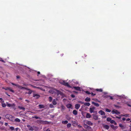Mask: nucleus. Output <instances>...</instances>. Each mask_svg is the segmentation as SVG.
<instances>
[{
	"label": "nucleus",
	"instance_id": "4c0bfd02",
	"mask_svg": "<svg viewBox=\"0 0 131 131\" xmlns=\"http://www.w3.org/2000/svg\"><path fill=\"white\" fill-rule=\"evenodd\" d=\"M106 111L107 112H111V110H110L108 109V108H106Z\"/></svg>",
	"mask_w": 131,
	"mask_h": 131
},
{
	"label": "nucleus",
	"instance_id": "c85d7f7f",
	"mask_svg": "<svg viewBox=\"0 0 131 131\" xmlns=\"http://www.w3.org/2000/svg\"><path fill=\"white\" fill-rule=\"evenodd\" d=\"M66 119L69 121L71 119V118L68 115H66Z\"/></svg>",
	"mask_w": 131,
	"mask_h": 131
},
{
	"label": "nucleus",
	"instance_id": "1a4fd4ad",
	"mask_svg": "<svg viewBox=\"0 0 131 131\" xmlns=\"http://www.w3.org/2000/svg\"><path fill=\"white\" fill-rule=\"evenodd\" d=\"M73 88L76 90H79L80 91H81V89L79 87L73 86Z\"/></svg>",
	"mask_w": 131,
	"mask_h": 131
},
{
	"label": "nucleus",
	"instance_id": "338daca9",
	"mask_svg": "<svg viewBox=\"0 0 131 131\" xmlns=\"http://www.w3.org/2000/svg\"><path fill=\"white\" fill-rule=\"evenodd\" d=\"M78 127H79V128H81L82 127V126H80V125H78Z\"/></svg>",
	"mask_w": 131,
	"mask_h": 131
},
{
	"label": "nucleus",
	"instance_id": "f03ea898",
	"mask_svg": "<svg viewBox=\"0 0 131 131\" xmlns=\"http://www.w3.org/2000/svg\"><path fill=\"white\" fill-rule=\"evenodd\" d=\"M32 95L33 97H34L35 99H38L40 97V96L39 95L35 93V92L33 93Z\"/></svg>",
	"mask_w": 131,
	"mask_h": 131
},
{
	"label": "nucleus",
	"instance_id": "2f4dec72",
	"mask_svg": "<svg viewBox=\"0 0 131 131\" xmlns=\"http://www.w3.org/2000/svg\"><path fill=\"white\" fill-rule=\"evenodd\" d=\"M18 108L19 109H21V110H25V108L24 107H22L20 106H18Z\"/></svg>",
	"mask_w": 131,
	"mask_h": 131
},
{
	"label": "nucleus",
	"instance_id": "5701e85b",
	"mask_svg": "<svg viewBox=\"0 0 131 131\" xmlns=\"http://www.w3.org/2000/svg\"><path fill=\"white\" fill-rule=\"evenodd\" d=\"M49 92L50 93H51L52 94H53L55 93V91L53 90H50L49 91Z\"/></svg>",
	"mask_w": 131,
	"mask_h": 131
},
{
	"label": "nucleus",
	"instance_id": "8fccbe9b",
	"mask_svg": "<svg viewBox=\"0 0 131 131\" xmlns=\"http://www.w3.org/2000/svg\"><path fill=\"white\" fill-rule=\"evenodd\" d=\"M128 115L127 114H125L124 115H123V116H125V117H127L128 116Z\"/></svg>",
	"mask_w": 131,
	"mask_h": 131
},
{
	"label": "nucleus",
	"instance_id": "bf43d9fd",
	"mask_svg": "<svg viewBox=\"0 0 131 131\" xmlns=\"http://www.w3.org/2000/svg\"><path fill=\"white\" fill-rule=\"evenodd\" d=\"M8 123H6L5 124V125L6 126H7L8 125Z\"/></svg>",
	"mask_w": 131,
	"mask_h": 131
},
{
	"label": "nucleus",
	"instance_id": "6e6552de",
	"mask_svg": "<svg viewBox=\"0 0 131 131\" xmlns=\"http://www.w3.org/2000/svg\"><path fill=\"white\" fill-rule=\"evenodd\" d=\"M27 90L29 91L28 93V94H31L32 92H33V93L35 92L34 91H32L29 89H27Z\"/></svg>",
	"mask_w": 131,
	"mask_h": 131
},
{
	"label": "nucleus",
	"instance_id": "603ef678",
	"mask_svg": "<svg viewBox=\"0 0 131 131\" xmlns=\"http://www.w3.org/2000/svg\"><path fill=\"white\" fill-rule=\"evenodd\" d=\"M91 108H92V109L94 110L95 109V107L94 106L92 107Z\"/></svg>",
	"mask_w": 131,
	"mask_h": 131
},
{
	"label": "nucleus",
	"instance_id": "4be33fe9",
	"mask_svg": "<svg viewBox=\"0 0 131 131\" xmlns=\"http://www.w3.org/2000/svg\"><path fill=\"white\" fill-rule=\"evenodd\" d=\"M84 105L85 106H89L90 105V104L89 103V102H86L84 103Z\"/></svg>",
	"mask_w": 131,
	"mask_h": 131
},
{
	"label": "nucleus",
	"instance_id": "9d476101",
	"mask_svg": "<svg viewBox=\"0 0 131 131\" xmlns=\"http://www.w3.org/2000/svg\"><path fill=\"white\" fill-rule=\"evenodd\" d=\"M111 126L114 130H115L116 129L118 128V127L117 126H114L113 125H111Z\"/></svg>",
	"mask_w": 131,
	"mask_h": 131
},
{
	"label": "nucleus",
	"instance_id": "f8f14e48",
	"mask_svg": "<svg viewBox=\"0 0 131 131\" xmlns=\"http://www.w3.org/2000/svg\"><path fill=\"white\" fill-rule=\"evenodd\" d=\"M119 126L121 127V129H124L125 128V127L124 126L121 124H119Z\"/></svg>",
	"mask_w": 131,
	"mask_h": 131
},
{
	"label": "nucleus",
	"instance_id": "e2e57ef3",
	"mask_svg": "<svg viewBox=\"0 0 131 131\" xmlns=\"http://www.w3.org/2000/svg\"><path fill=\"white\" fill-rule=\"evenodd\" d=\"M130 120V119L129 118H128V119H126V120L127 121H129Z\"/></svg>",
	"mask_w": 131,
	"mask_h": 131
},
{
	"label": "nucleus",
	"instance_id": "ddd939ff",
	"mask_svg": "<svg viewBox=\"0 0 131 131\" xmlns=\"http://www.w3.org/2000/svg\"><path fill=\"white\" fill-rule=\"evenodd\" d=\"M93 118L95 120H97L98 119V117L97 115H95V114H93Z\"/></svg>",
	"mask_w": 131,
	"mask_h": 131
},
{
	"label": "nucleus",
	"instance_id": "e433bc0d",
	"mask_svg": "<svg viewBox=\"0 0 131 131\" xmlns=\"http://www.w3.org/2000/svg\"><path fill=\"white\" fill-rule=\"evenodd\" d=\"M49 101L50 102H51L52 99V97L51 96H50L49 97Z\"/></svg>",
	"mask_w": 131,
	"mask_h": 131
},
{
	"label": "nucleus",
	"instance_id": "0eeeda50",
	"mask_svg": "<svg viewBox=\"0 0 131 131\" xmlns=\"http://www.w3.org/2000/svg\"><path fill=\"white\" fill-rule=\"evenodd\" d=\"M99 113L101 115H105V113L102 110H100L99 112Z\"/></svg>",
	"mask_w": 131,
	"mask_h": 131
},
{
	"label": "nucleus",
	"instance_id": "f257e3e1",
	"mask_svg": "<svg viewBox=\"0 0 131 131\" xmlns=\"http://www.w3.org/2000/svg\"><path fill=\"white\" fill-rule=\"evenodd\" d=\"M5 117L9 120L12 121L14 117L12 115H9L7 114L5 115Z\"/></svg>",
	"mask_w": 131,
	"mask_h": 131
},
{
	"label": "nucleus",
	"instance_id": "49530a36",
	"mask_svg": "<svg viewBox=\"0 0 131 131\" xmlns=\"http://www.w3.org/2000/svg\"><path fill=\"white\" fill-rule=\"evenodd\" d=\"M91 94L92 96H94L96 95V93H91Z\"/></svg>",
	"mask_w": 131,
	"mask_h": 131
},
{
	"label": "nucleus",
	"instance_id": "79ce46f5",
	"mask_svg": "<svg viewBox=\"0 0 131 131\" xmlns=\"http://www.w3.org/2000/svg\"><path fill=\"white\" fill-rule=\"evenodd\" d=\"M85 92L86 93L88 94H91V93L88 91H86Z\"/></svg>",
	"mask_w": 131,
	"mask_h": 131
},
{
	"label": "nucleus",
	"instance_id": "f3484780",
	"mask_svg": "<svg viewBox=\"0 0 131 131\" xmlns=\"http://www.w3.org/2000/svg\"><path fill=\"white\" fill-rule=\"evenodd\" d=\"M72 113L74 115H76L78 114V112L76 110H74L73 111Z\"/></svg>",
	"mask_w": 131,
	"mask_h": 131
},
{
	"label": "nucleus",
	"instance_id": "c9c22d12",
	"mask_svg": "<svg viewBox=\"0 0 131 131\" xmlns=\"http://www.w3.org/2000/svg\"><path fill=\"white\" fill-rule=\"evenodd\" d=\"M71 125V123H68L67 124V127L69 128L70 127Z\"/></svg>",
	"mask_w": 131,
	"mask_h": 131
},
{
	"label": "nucleus",
	"instance_id": "864d4df0",
	"mask_svg": "<svg viewBox=\"0 0 131 131\" xmlns=\"http://www.w3.org/2000/svg\"><path fill=\"white\" fill-rule=\"evenodd\" d=\"M22 89H25L26 90H27V89L28 88H25V87H22Z\"/></svg>",
	"mask_w": 131,
	"mask_h": 131
},
{
	"label": "nucleus",
	"instance_id": "6e6d98bb",
	"mask_svg": "<svg viewBox=\"0 0 131 131\" xmlns=\"http://www.w3.org/2000/svg\"><path fill=\"white\" fill-rule=\"evenodd\" d=\"M16 78L17 79H18L20 78V77L19 75H17L16 76Z\"/></svg>",
	"mask_w": 131,
	"mask_h": 131
},
{
	"label": "nucleus",
	"instance_id": "c03bdc74",
	"mask_svg": "<svg viewBox=\"0 0 131 131\" xmlns=\"http://www.w3.org/2000/svg\"><path fill=\"white\" fill-rule=\"evenodd\" d=\"M50 107L51 108L54 107V106H53V105H52L51 104L50 105Z\"/></svg>",
	"mask_w": 131,
	"mask_h": 131
},
{
	"label": "nucleus",
	"instance_id": "5fc2aeb1",
	"mask_svg": "<svg viewBox=\"0 0 131 131\" xmlns=\"http://www.w3.org/2000/svg\"><path fill=\"white\" fill-rule=\"evenodd\" d=\"M108 96L110 97V99H111V100H112V99H113V97L111 96Z\"/></svg>",
	"mask_w": 131,
	"mask_h": 131
},
{
	"label": "nucleus",
	"instance_id": "58836bf2",
	"mask_svg": "<svg viewBox=\"0 0 131 131\" xmlns=\"http://www.w3.org/2000/svg\"><path fill=\"white\" fill-rule=\"evenodd\" d=\"M33 118H35L36 119H40V118L38 117L37 116H35L34 117H33Z\"/></svg>",
	"mask_w": 131,
	"mask_h": 131
},
{
	"label": "nucleus",
	"instance_id": "4468645a",
	"mask_svg": "<svg viewBox=\"0 0 131 131\" xmlns=\"http://www.w3.org/2000/svg\"><path fill=\"white\" fill-rule=\"evenodd\" d=\"M80 106V105L79 104H77L75 105V108L76 109H78Z\"/></svg>",
	"mask_w": 131,
	"mask_h": 131
},
{
	"label": "nucleus",
	"instance_id": "dca6fc26",
	"mask_svg": "<svg viewBox=\"0 0 131 131\" xmlns=\"http://www.w3.org/2000/svg\"><path fill=\"white\" fill-rule=\"evenodd\" d=\"M7 105L8 107H10L11 106H14V104H11L7 103Z\"/></svg>",
	"mask_w": 131,
	"mask_h": 131
},
{
	"label": "nucleus",
	"instance_id": "aec40b11",
	"mask_svg": "<svg viewBox=\"0 0 131 131\" xmlns=\"http://www.w3.org/2000/svg\"><path fill=\"white\" fill-rule=\"evenodd\" d=\"M86 118H90L91 117V116L89 113H87L86 115Z\"/></svg>",
	"mask_w": 131,
	"mask_h": 131
},
{
	"label": "nucleus",
	"instance_id": "2eb2a0df",
	"mask_svg": "<svg viewBox=\"0 0 131 131\" xmlns=\"http://www.w3.org/2000/svg\"><path fill=\"white\" fill-rule=\"evenodd\" d=\"M92 104L94 105L95 106L97 107H99V104L94 102H92Z\"/></svg>",
	"mask_w": 131,
	"mask_h": 131
},
{
	"label": "nucleus",
	"instance_id": "052dcab7",
	"mask_svg": "<svg viewBox=\"0 0 131 131\" xmlns=\"http://www.w3.org/2000/svg\"><path fill=\"white\" fill-rule=\"evenodd\" d=\"M5 93L8 96H10V95H9L8 94L7 92H5Z\"/></svg>",
	"mask_w": 131,
	"mask_h": 131
},
{
	"label": "nucleus",
	"instance_id": "a19ab883",
	"mask_svg": "<svg viewBox=\"0 0 131 131\" xmlns=\"http://www.w3.org/2000/svg\"><path fill=\"white\" fill-rule=\"evenodd\" d=\"M8 89L9 90V91H10L13 92H14V91L13 90H12L11 88H8Z\"/></svg>",
	"mask_w": 131,
	"mask_h": 131
},
{
	"label": "nucleus",
	"instance_id": "9b49d317",
	"mask_svg": "<svg viewBox=\"0 0 131 131\" xmlns=\"http://www.w3.org/2000/svg\"><path fill=\"white\" fill-rule=\"evenodd\" d=\"M103 126L104 128H105V129H108L109 128V126L107 125H103Z\"/></svg>",
	"mask_w": 131,
	"mask_h": 131
},
{
	"label": "nucleus",
	"instance_id": "3c124183",
	"mask_svg": "<svg viewBox=\"0 0 131 131\" xmlns=\"http://www.w3.org/2000/svg\"><path fill=\"white\" fill-rule=\"evenodd\" d=\"M0 100H1L2 102H4V100L2 98H0Z\"/></svg>",
	"mask_w": 131,
	"mask_h": 131
},
{
	"label": "nucleus",
	"instance_id": "bb28decb",
	"mask_svg": "<svg viewBox=\"0 0 131 131\" xmlns=\"http://www.w3.org/2000/svg\"><path fill=\"white\" fill-rule=\"evenodd\" d=\"M89 111L90 113H92L94 112V110L92 109V108L91 107L89 109Z\"/></svg>",
	"mask_w": 131,
	"mask_h": 131
},
{
	"label": "nucleus",
	"instance_id": "f704fd0d",
	"mask_svg": "<svg viewBox=\"0 0 131 131\" xmlns=\"http://www.w3.org/2000/svg\"><path fill=\"white\" fill-rule=\"evenodd\" d=\"M111 118L110 117H108L107 119V121L108 122H110L111 120Z\"/></svg>",
	"mask_w": 131,
	"mask_h": 131
},
{
	"label": "nucleus",
	"instance_id": "b1692460",
	"mask_svg": "<svg viewBox=\"0 0 131 131\" xmlns=\"http://www.w3.org/2000/svg\"><path fill=\"white\" fill-rule=\"evenodd\" d=\"M66 106L68 108H70L72 106V105L70 104H68Z\"/></svg>",
	"mask_w": 131,
	"mask_h": 131
},
{
	"label": "nucleus",
	"instance_id": "473e14b6",
	"mask_svg": "<svg viewBox=\"0 0 131 131\" xmlns=\"http://www.w3.org/2000/svg\"><path fill=\"white\" fill-rule=\"evenodd\" d=\"M15 85L16 86H17L20 89H22V87L21 86H20L18 84H15Z\"/></svg>",
	"mask_w": 131,
	"mask_h": 131
},
{
	"label": "nucleus",
	"instance_id": "13d9d810",
	"mask_svg": "<svg viewBox=\"0 0 131 131\" xmlns=\"http://www.w3.org/2000/svg\"><path fill=\"white\" fill-rule=\"evenodd\" d=\"M116 118H117L118 119H120L121 118V117L120 116V117H118V116H116Z\"/></svg>",
	"mask_w": 131,
	"mask_h": 131
},
{
	"label": "nucleus",
	"instance_id": "39448f33",
	"mask_svg": "<svg viewBox=\"0 0 131 131\" xmlns=\"http://www.w3.org/2000/svg\"><path fill=\"white\" fill-rule=\"evenodd\" d=\"M112 113L113 114H119L120 113L117 110H113L112 111Z\"/></svg>",
	"mask_w": 131,
	"mask_h": 131
},
{
	"label": "nucleus",
	"instance_id": "7ed1b4c3",
	"mask_svg": "<svg viewBox=\"0 0 131 131\" xmlns=\"http://www.w3.org/2000/svg\"><path fill=\"white\" fill-rule=\"evenodd\" d=\"M61 84L65 86H67L68 87L70 88H71V87L69 85L68 83L65 82L64 81H63L61 83Z\"/></svg>",
	"mask_w": 131,
	"mask_h": 131
},
{
	"label": "nucleus",
	"instance_id": "ea45409f",
	"mask_svg": "<svg viewBox=\"0 0 131 131\" xmlns=\"http://www.w3.org/2000/svg\"><path fill=\"white\" fill-rule=\"evenodd\" d=\"M2 106L3 107H5L6 106V104H5V103L2 104Z\"/></svg>",
	"mask_w": 131,
	"mask_h": 131
},
{
	"label": "nucleus",
	"instance_id": "c756f323",
	"mask_svg": "<svg viewBox=\"0 0 131 131\" xmlns=\"http://www.w3.org/2000/svg\"><path fill=\"white\" fill-rule=\"evenodd\" d=\"M39 106L40 108H44V106L43 105L40 104L39 105Z\"/></svg>",
	"mask_w": 131,
	"mask_h": 131
},
{
	"label": "nucleus",
	"instance_id": "412c9836",
	"mask_svg": "<svg viewBox=\"0 0 131 131\" xmlns=\"http://www.w3.org/2000/svg\"><path fill=\"white\" fill-rule=\"evenodd\" d=\"M119 96V97L120 99H121L122 98H124L125 99H126V97H125V96L124 95H122L121 96Z\"/></svg>",
	"mask_w": 131,
	"mask_h": 131
},
{
	"label": "nucleus",
	"instance_id": "7c9ffc66",
	"mask_svg": "<svg viewBox=\"0 0 131 131\" xmlns=\"http://www.w3.org/2000/svg\"><path fill=\"white\" fill-rule=\"evenodd\" d=\"M68 122L67 121H62V123L63 124H67L68 123Z\"/></svg>",
	"mask_w": 131,
	"mask_h": 131
},
{
	"label": "nucleus",
	"instance_id": "680f3d73",
	"mask_svg": "<svg viewBox=\"0 0 131 131\" xmlns=\"http://www.w3.org/2000/svg\"><path fill=\"white\" fill-rule=\"evenodd\" d=\"M0 61H2V62H3L5 63V61L3 60H0Z\"/></svg>",
	"mask_w": 131,
	"mask_h": 131
},
{
	"label": "nucleus",
	"instance_id": "09e8293b",
	"mask_svg": "<svg viewBox=\"0 0 131 131\" xmlns=\"http://www.w3.org/2000/svg\"><path fill=\"white\" fill-rule=\"evenodd\" d=\"M71 96L72 98H74L75 97V96L73 94H71Z\"/></svg>",
	"mask_w": 131,
	"mask_h": 131
},
{
	"label": "nucleus",
	"instance_id": "37998d69",
	"mask_svg": "<svg viewBox=\"0 0 131 131\" xmlns=\"http://www.w3.org/2000/svg\"><path fill=\"white\" fill-rule=\"evenodd\" d=\"M10 128L12 130H14V128L13 127H10Z\"/></svg>",
	"mask_w": 131,
	"mask_h": 131
},
{
	"label": "nucleus",
	"instance_id": "de8ad7c7",
	"mask_svg": "<svg viewBox=\"0 0 131 131\" xmlns=\"http://www.w3.org/2000/svg\"><path fill=\"white\" fill-rule=\"evenodd\" d=\"M78 102L80 103H81L82 104H83L84 103V102H82V101H78Z\"/></svg>",
	"mask_w": 131,
	"mask_h": 131
},
{
	"label": "nucleus",
	"instance_id": "a18cd8bd",
	"mask_svg": "<svg viewBox=\"0 0 131 131\" xmlns=\"http://www.w3.org/2000/svg\"><path fill=\"white\" fill-rule=\"evenodd\" d=\"M115 121L113 120H112L110 121L111 123L112 124H113L114 122Z\"/></svg>",
	"mask_w": 131,
	"mask_h": 131
},
{
	"label": "nucleus",
	"instance_id": "423d86ee",
	"mask_svg": "<svg viewBox=\"0 0 131 131\" xmlns=\"http://www.w3.org/2000/svg\"><path fill=\"white\" fill-rule=\"evenodd\" d=\"M84 127L87 129L90 130L91 129V127L88 126L86 124H84Z\"/></svg>",
	"mask_w": 131,
	"mask_h": 131
},
{
	"label": "nucleus",
	"instance_id": "6ab92c4d",
	"mask_svg": "<svg viewBox=\"0 0 131 131\" xmlns=\"http://www.w3.org/2000/svg\"><path fill=\"white\" fill-rule=\"evenodd\" d=\"M90 98L88 97H87L85 99V101L87 102H90Z\"/></svg>",
	"mask_w": 131,
	"mask_h": 131
},
{
	"label": "nucleus",
	"instance_id": "393cba45",
	"mask_svg": "<svg viewBox=\"0 0 131 131\" xmlns=\"http://www.w3.org/2000/svg\"><path fill=\"white\" fill-rule=\"evenodd\" d=\"M52 103L54 105H56L57 104V103L56 102L55 99H54L53 100L52 102Z\"/></svg>",
	"mask_w": 131,
	"mask_h": 131
},
{
	"label": "nucleus",
	"instance_id": "69168bd1",
	"mask_svg": "<svg viewBox=\"0 0 131 131\" xmlns=\"http://www.w3.org/2000/svg\"><path fill=\"white\" fill-rule=\"evenodd\" d=\"M122 120H123V121H125V120H126V118H122Z\"/></svg>",
	"mask_w": 131,
	"mask_h": 131
},
{
	"label": "nucleus",
	"instance_id": "72a5a7b5",
	"mask_svg": "<svg viewBox=\"0 0 131 131\" xmlns=\"http://www.w3.org/2000/svg\"><path fill=\"white\" fill-rule=\"evenodd\" d=\"M96 90L98 92H102L103 91V90L102 89H96Z\"/></svg>",
	"mask_w": 131,
	"mask_h": 131
},
{
	"label": "nucleus",
	"instance_id": "0e129e2a",
	"mask_svg": "<svg viewBox=\"0 0 131 131\" xmlns=\"http://www.w3.org/2000/svg\"><path fill=\"white\" fill-rule=\"evenodd\" d=\"M37 88H38V89H40V90H42V89L41 88H40V87H36Z\"/></svg>",
	"mask_w": 131,
	"mask_h": 131
},
{
	"label": "nucleus",
	"instance_id": "cd10ccee",
	"mask_svg": "<svg viewBox=\"0 0 131 131\" xmlns=\"http://www.w3.org/2000/svg\"><path fill=\"white\" fill-rule=\"evenodd\" d=\"M55 90L57 92V93H58L57 95H58L59 94H60L61 95V94L62 93L60 91L58 90H56V89H55Z\"/></svg>",
	"mask_w": 131,
	"mask_h": 131
},
{
	"label": "nucleus",
	"instance_id": "774afa93",
	"mask_svg": "<svg viewBox=\"0 0 131 131\" xmlns=\"http://www.w3.org/2000/svg\"><path fill=\"white\" fill-rule=\"evenodd\" d=\"M127 105H128V106H129V107H131V105H130L129 104H127Z\"/></svg>",
	"mask_w": 131,
	"mask_h": 131
},
{
	"label": "nucleus",
	"instance_id": "4d7b16f0",
	"mask_svg": "<svg viewBox=\"0 0 131 131\" xmlns=\"http://www.w3.org/2000/svg\"><path fill=\"white\" fill-rule=\"evenodd\" d=\"M88 123H87L88 124H92V123H91L90 122V121H88Z\"/></svg>",
	"mask_w": 131,
	"mask_h": 131
},
{
	"label": "nucleus",
	"instance_id": "a211bd4d",
	"mask_svg": "<svg viewBox=\"0 0 131 131\" xmlns=\"http://www.w3.org/2000/svg\"><path fill=\"white\" fill-rule=\"evenodd\" d=\"M61 110L62 112L65 109V107L63 105H61Z\"/></svg>",
	"mask_w": 131,
	"mask_h": 131
},
{
	"label": "nucleus",
	"instance_id": "20e7f679",
	"mask_svg": "<svg viewBox=\"0 0 131 131\" xmlns=\"http://www.w3.org/2000/svg\"><path fill=\"white\" fill-rule=\"evenodd\" d=\"M27 127H28L29 130L33 131L34 130V129L33 127L29 125H27Z\"/></svg>",
	"mask_w": 131,
	"mask_h": 131
},
{
	"label": "nucleus",
	"instance_id": "a878e982",
	"mask_svg": "<svg viewBox=\"0 0 131 131\" xmlns=\"http://www.w3.org/2000/svg\"><path fill=\"white\" fill-rule=\"evenodd\" d=\"M15 121L16 122H20V120L19 119L17 118L15 119Z\"/></svg>",
	"mask_w": 131,
	"mask_h": 131
}]
</instances>
